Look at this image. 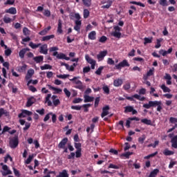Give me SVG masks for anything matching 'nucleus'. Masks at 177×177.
<instances>
[{"label":"nucleus","instance_id":"obj_5","mask_svg":"<svg viewBox=\"0 0 177 177\" xmlns=\"http://www.w3.org/2000/svg\"><path fill=\"white\" fill-rule=\"evenodd\" d=\"M70 19H73V17H75L76 20L75 21V24L76 26H80L82 24V22H81V21H80L81 19V15H80V13H74V12H71L70 14Z\"/></svg>","mask_w":177,"mask_h":177},{"label":"nucleus","instance_id":"obj_29","mask_svg":"<svg viewBox=\"0 0 177 177\" xmlns=\"http://www.w3.org/2000/svg\"><path fill=\"white\" fill-rule=\"evenodd\" d=\"M163 39L160 38L156 39V44L155 45L156 49H158L159 48H161V42H162Z\"/></svg>","mask_w":177,"mask_h":177},{"label":"nucleus","instance_id":"obj_23","mask_svg":"<svg viewBox=\"0 0 177 177\" xmlns=\"http://www.w3.org/2000/svg\"><path fill=\"white\" fill-rule=\"evenodd\" d=\"M47 86H48L49 89L55 91L54 93H60V92H62V88H57L56 87L52 86L50 84H48Z\"/></svg>","mask_w":177,"mask_h":177},{"label":"nucleus","instance_id":"obj_57","mask_svg":"<svg viewBox=\"0 0 177 177\" xmlns=\"http://www.w3.org/2000/svg\"><path fill=\"white\" fill-rule=\"evenodd\" d=\"M12 169L15 176L20 177V171L15 167H13Z\"/></svg>","mask_w":177,"mask_h":177},{"label":"nucleus","instance_id":"obj_4","mask_svg":"<svg viewBox=\"0 0 177 177\" xmlns=\"http://www.w3.org/2000/svg\"><path fill=\"white\" fill-rule=\"evenodd\" d=\"M10 149H16L19 146V136H15L10 140Z\"/></svg>","mask_w":177,"mask_h":177},{"label":"nucleus","instance_id":"obj_35","mask_svg":"<svg viewBox=\"0 0 177 177\" xmlns=\"http://www.w3.org/2000/svg\"><path fill=\"white\" fill-rule=\"evenodd\" d=\"M141 122H142V124H145V125H152L151 120H149L147 118L142 119Z\"/></svg>","mask_w":177,"mask_h":177},{"label":"nucleus","instance_id":"obj_22","mask_svg":"<svg viewBox=\"0 0 177 177\" xmlns=\"http://www.w3.org/2000/svg\"><path fill=\"white\" fill-rule=\"evenodd\" d=\"M68 173L67 172V170L64 169L62 171L59 172V175L56 176V177H68Z\"/></svg>","mask_w":177,"mask_h":177},{"label":"nucleus","instance_id":"obj_16","mask_svg":"<svg viewBox=\"0 0 177 177\" xmlns=\"http://www.w3.org/2000/svg\"><path fill=\"white\" fill-rule=\"evenodd\" d=\"M28 51H30V48H23L22 50H21L19 53V57L21 59H24V55H26V53Z\"/></svg>","mask_w":177,"mask_h":177},{"label":"nucleus","instance_id":"obj_45","mask_svg":"<svg viewBox=\"0 0 177 177\" xmlns=\"http://www.w3.org/2000/svg\"><path fill=\"white\" fill-rule=\"evenodd\" d=\"M159 5H160L161 6H168V2L167 1V0H160Z\"/></svg>","mask_w":177,"mask_h":177},{"label":"nucleus","instance_id":"obj_7","mask_svg":"<svg viewBox=\"0 0 177 177\" xmlns=\"http://www.w3.org/2000/svg\"><path fill=\"white\" fill-rule=\"evenodd\" d=\"M169 138L171 139V147L177 149V135L174 136V133L169 134Z\"/></svg>","mask_w":177,"mask_h":177},{"label":"nucleus","instance_id":"obj_63","mask_svg":"<svg viewBox=\"0 0 177 177\" xmlns=\"http://www.w3.org/2000/svg\"><path fill=\"white\" fill-rule=\"evenodd\" d=\"M53 105L57 107V106H59V104H60V100L57 99L53 101Z\"/></svg>","mask_w":177,"mask_h":177},{"label":"nucleus","instance_id":"obj_46","mask_svg":"<svg viewBox=\"0 0 177 177\" xmlns=\"http://www.w3.org/2000/svg\"><path fill=\"white\" fill-rule=\"evenodd\" d=\"M133 154V152L127 151L126 153H124L122 154V157H126L127 158H129V156H132Z\"/></svg>","mask_w":177,"mask_h":177},{"label":"nucleus","instance_id":"obj_25","mask_svg":"<svg viewBox=\"0 0 177 177\" xmlns=\"http://www.w3.org/2000/svg\"><path fill=\"white\" fill-rule=\"evenodd\" d=\"M158 172H160V170L158 169H155L152 171H151L148 177H156L158 174Z\"/></svg>","mask_w":177,"mask_h":177},{"label":"nucleus","instance_id":"obj_44","mask_svg":"<svg viewBox=\"0 0 177 177\" xmlns=\"http://www.w3.org/2000/svg\"><path fill=\"white\" fill-rule=\"evenodd\" d=\"M82 107H84V113H88L89 111V107H91V104H84L82 106Z\"/></svg>","mask_w":177,"mask_h":177},{"label":"nucleus","instance_id":"obj_24","mask_svg":"<svg viewBox=\"0 0 177 177\" xmlns=\"http://www.w3.org/2000/svg\"><path fill=\"white\" fill-rule=\"evenodd\" d=\"M2 115H5V117H8L9 115V112L5 110L3 108L0 109V118H2Z\"/></svg>","mask_w":177,"mask_h":177},{"label":"nucleus","instance_id":"obj_3","mask_svg":"<svg viewBox=\"0 0 177 177\" xmlns=\"http://www.w3.org/2000/svg\"><path fill=\"white\" fill-rule=\"evenodd\" d=\"M70 81L77 85L75 86L76 89H80V91H82V89H84V85L82 84V82H81V80H78V77H74L73 79H71Z\"/></svg>","mask_w":177,"mask_h":177},{"label":"nucleus","instance_id":"obj_41","mask_svg":"<svg viewBox=\"0 0 177 177\" xmlns=\"http://www.w3.org/2000/svg\"><path fill=\"white\" fill-rule=\"evenodd\" d=\"M41 70H51L52 66L49 64H44V66H40Z\"/></svg>","mask_w":177,"mask_h":177},{"label":"nucleus","instance_id":"obj_15","mask_svg":"<svg viewBox=\"0 0 177 177\" xmlns=\"http://www.w3.org/2000/svg\"><path fill=\"white\" fill-rule=\"evenodd\" d=\"M57 32L58 34H63V26H62V19L58 20V26H57Z\"/></svg>","mask_w":177,"mask_h":177},{"label":"nucleus","instance_id":"obj_58","mask_svg":"<svg viewBox=\"0 0 177 177\" xmlns=\"http://www.w3.org/2000/svg\"><path fill=\"white\" fill-rule=\"evenodd\" d=\"M91 71V67L90 66H85L83 68V73L84 74H86Z\"/></svg>","mask_w":177,"mask_h":177},{"label":"nucleus","instance_id":"obj_27","mask_svg":"<svg viewBox=\"0 0 177 177\" xmlns=\"http://www.w3.org/2000/svg\"><path fill=\"white\" fill-rule=\"evenodd\" d=\"M114 86H121L122 85V80L118 79L113 81Z\"/></svg>","mask_w":177,"mask_h":177},{"label":"nucleus","instance_id":"obj_54","mask_svg":"<svg viewBox=\"0 0 177 177\" xmlns=\"http://www.w3.org/2000/svg\"><path fill=\"white\" fill-rule=\"evenodd\" d=\"M50 115H52V112H50L46 115V116L44 118V122H46V121H48V120L50 118Z\"/></svg>","mask_w":177,"mask_h":177},{"label":"nucleus","instance_id":"obj_19","mask_svg":"<svg viewBox=\"0 0 177 177\" xmlns=\"http://www.w3.org/2000/svg\"><path fill=\"white\" fill-rule=\"evenodd\" d=\"M51 28H52V27L48 26L47 28H46L44 30H42L41 31H40L39 32V35H46L48 34V32H49V31H50Z\"/></svg>","mask_w":177,"mask_h":177},{"label":"nucleus","instance_id":"obj_48","mask_svg":"<svg viewBox=\"0 0 177 177\" xmlns=\"http://www.w3.org/2000/svg\"><path fill=\"white\" fill-rule=\"evenodd\" d=\"M70 75H57V78H60L62 80H66V78H68Z\"/></svg>","mask_w":177,"mask_h":177},{"label":"nucleus","instance_id":"obj_62","mask_svg":"<svg viewBox=\"0 0 177 177\" xmlns=\"http://www.w3.org/2000/svg\"><path fill=\"white\" fill-rule=\"evenodd\" d=\"M66 55V54L63 53H59L57 55V59H64V56Z\"/></svg>","mask_w":177,"mask_h":177},{"label":"nucleus","instance_id":"obj_53","mask_svg":"<svg viewBox=\"0 0 177 177\" xmlns=\"http://www.w3.org/2000/svg\"><path fill=\"white\" fill-rule=\"evenodd\" d=\"M104 93H106V95H109L110 93V88H109V86H104L102 88Z\"/></svg>","mask_w":177,"mask_h":177},{"label":"nucleus","instance_id":"obj_52","mask_svg":"<svg viewBox=\"0 0 177 177\" xmlns=\"http://www.w3.org/2000/svg\"><path fill=\"white\" fill-rule=\"evenodd\" d=\"M36 113H38L40 115H44L45 114V109L44 108L41 109H37Z\"/></svg>","mask_w":177,"mask_h":177},{"label":"nucleus","instance_id":"obj_64","mask_svg":"<svg viewBox=\"0 0 177 177\" xmlns=\"http://www.w3.org/2000/svg\"><path fill=\"white\" fill-rule=\"evenodd\" d=\"M81 102H82V99L81 98H75L73 100V103L74 104H76L77 103H81Z\"/></svg>","mask_w":177,"mask_h":177},{"label":"nucleus","instance_id":"obj_9","mask_svg":"<svg viewBox=\"0 0 177 177\" xmlns=\"http://www.w3.org/2000/svg\"><path fill=\"white\" fill-rule=\"evenodd\" d=\"M0 165H2V169L6 171H2L3 176H6V175H12V171L8 169V165L1 163Z\"/></svg>","mask_w":177,"mask_h":177},{"label":"nucleus","instance_id":"obj_13","mask_svg":"<svg viewBox=\"0 0 177 177\" xmlns=\"http://www.w3.org/2000/svg\"><path fill=\"white\" fill-rule=\"evenodd\" d=\"M107 55V51H101L97 55V59H98L99 62L103 60L104 57Z\"/></svg>","mask_w":177,"mask_h":177},{"label":"nucleus","instance_id":"obj_50","mask_svg":"<svg viewBox=\"0 0 177 177\" xmlns=\"http://www.w3.org/2000/svg\"><path fill=\"white\" fill-rule=\"evenodd\" d=\"M64 92L66 97H70V96H71V92H70V91H68V89H67L66 88H64Z\"/></svg>","mask_w":177,"mask_h":177},{"label":"nucleus","instance_id":"obj_8","mask_svg":"<svg viewBox=\"0 0 177 177\" xmlns=\"http://www.w3.org/2000/svg\"><path fill=\"white\" fill-rule=\"evenodd\" d=\"M27 115H32V112L30 111H27L26 109H23L21 113L18 115L19 118H26Z\"/></svg>","mask_w":177,"mask_h":177},{"label":"nucleus","instance_id":"obj_38","mask_svg":"<svg viewBox=\"0 0 177 177\" xmlns=\"http://www.w3.org/2000/svg\"><path fill=\"white\" fill-rule=\"evenodd\" d=\"M104 66H100L97 71L95 72V74L97 75H102V72L103 71Z\"/></svg>","mask_w":177,"mask_h":177},{"label":"nucleus","instance_id":"obj_20","mask_svg":"<svg viewBox=\"0 0 177 177\" xmlns=\"http://www.w3.org/2000/svg\"><path fill=\"white\" fill-rule=\"evenodd\" d=\"M88 39H91V41H95L96 39V31H91L88 35Z\"/></svg>","mask_w":177,"mask_h":177},{"label":"nucleus","instance_id":"obj_43","mask_svg":"<svg viewBox=\"0 0 177 177\" xmlns=\"http://www.w3.org/2000/svg\"><path fill=\"white\" fill-rule=\"evenodd\" d=\"M89 10L88 9H84L83 12L84 19H88V17H89Z\"/></svg>","mask_w":177,"mask_h":177},{"label":"nucleus","instance_id":"obj_18","mask_svg":"<svg viewBox=\"0 0 177 177\" xmlns=\"http://www.w3.org/2000/svg\"><path fill=\"white\" fill-rule=\"evenodd\" d=\"M6 13H10V15H16L17 10L15 7H11L9 9L6 10Z\"/></svg>","mask_w":177,"mask_h":177},{"label":"nucleus","instance_id":"obj_51","mask_svg":"<svg viewBox=\"0 0 177 177\" xmlns=\"http://www.w3.org/2000/svg\"><path fill=\"white\" fill-rule=\"evenodd\" d=\"M23 33L26 36L30 35V30H28V28L24 27L23 29Z\"/></svg>","mask_w":177,"mask_h":177},{"label":"nucleus","instance_id":"obj_36","mask_svg":"<svg viewBox=\"0 0 177 177\" xmlns=\"http://www.w3.org/2000/svg\"><path fill=\"white\" fill-rule=\"evenodd\" d=\"M160 88H161V89H162V91L165 93H167V92H168V93L171 92V89L167 87V86H165V84H162Z\"/></svg>","mask_w":177,"mask_h":177},{"label":"nucleus","instance_id":"obj_11","mask_svg":"<svg viewBox=\"0 0 177 177\" xmlns=\"http://www.w3.org/2000/svg\"><path fill=\"white\" fill-rule=\"evenodd\" d=\"M109 110H110V106L106 105L102 108V113L101 114L102 118H104L106 115H109Z\"/></svg>","mask_w":177,"mask_h":177},{"label":"nucleus","instance_id":"obj_33","mask_svg":"<svg viewBox=\"0 0 177 177\" xmlns=\"http://www.w3.org/2000/svg\"><path fill=\"white\" fill-rule=\"evenodd\" d=\"M29 46L32 48V49H37V48H39V46H41V44H35L34 42L30 41L29 43Z\"/></svg>","mask_w":177,"mask_h":177},{"label":"nucleus","instance_id":"obj_26","mask_svg":"<svg viewBox=\"0 0 177 177\" xmlns=\"http://www.w3.org/2000/svg\"><path fill=\"white\" fill-rule=\"evenodd\" d=\"M33 60L36 63H41V62H44V56L39 55V56L35 57H33Z\"/></svg>","mask_w":177,"mask_h":177},{"label":"nucleus","instance_id":"obj_59","mask_svg":"<svg viewBox=\"0 0 177 177\" xmlns=\"http://www.w3.org/2000/svg\"><path fill=\"white\" fill-rule=\"evenodd\" d=\"M106 41L107 37L106 36H102L99 39V42H102V44H104Z\"/></svg>","mask_w":177,"mask_h":177},{"label":"nucleus","instance_id":"obj_60","mask_svg":"<svg viewBox=\"0 0 177 177\" xmlns=\"http://www.w3.org/2000/svg\"><path fill=\"white\" fill-rule=\"evenodd\" d=\"M169 122L171 124H177V118H174V117H171L169 118Z\"/></svg>","mask_w":177,"mask_h":177},{"label":"nucleus","instance_id":"obj_28","mask_svg":"<svg viewBox=\"0 0 177 177\" xmlns=\"http://www.w3.org/2000/svg\"><path fill=\"white\" fill-rule=\"evenodd\" d=\"M83 2V5L86 6V8H90L92 5V0H82Z\"/></svg>","mask_w":177,"mask_h":177},{"label":"nucleus","instance_id":"obj_32","mask_svg":"<svg viewBox=\"0 0 177 177\" xmlns=\"http://www.w3.org/2000/svg\"><path fill=\"white\" fill-rule=\"evenodd\" d=\"M53 38H55V35H50L43 37L41 41H50V39H53Z\"/></svg>","mask_w":177,"mask_h":177},{"label":"nucleus","instance_id":"obj_12","mask_svg":"<svg viewBox=\"0 0 177 177\" xmlns=\"http://www.w3.org/2000/svg\"><path fill=\"white\" fill-rule=\"evenodd\" d=\"M35 102H37V100L35 99V97L32 96L28 98V101L26 102V106L31 107V106L33 105L34 103H35Z\"/></svg>","mask_w":177,"mask_h":177},{"label":"nucleus","instance_id":"obj_14","mask_svg":"<svg viewBox=\"0 0 177 177\" xmlns=\"http://www.w3.org/2000/svg\"><path fill=\"white\" fill-rule=\"evenodd\" d=\"M39 52L41 53H43V55H48V45L47 44H43L40 47V50Z\"/></svg>","mask_w":177,"mask_h":177},{"label":"nucleus","instance_id":"obj_47","mask_svg":"<svg viewBox=\"0 0 177 177\" xmlns=\"http://www.w3.org/2000/svg\"><path fill=\"white\" fill-rule=\"evenodd\" d=\"M100 102V97H97L95 99V103H94V107L96 109V107H97V106H99V103Z\"/></svg>","mask_w":177,"mask_h":177},{"label":"nucleus","instance_id":"obj_37","mask_svg":"<svg viewBox=\"0 0 177 177\" xmlns=\"http://www.w3.org/2000/svg\"><path fill=\"white\" fill-rule=\"evenodd\" d=\"M144 41V45H147V44H151V42H153V37H145Z\"/></svg>","mask_w":177,"mask_h":177},{"label":"nucleus","instance_id":"obj_30","mask_svg":"<svg viewBox=\"0 0 177 177\" xmlns=\"http://www.w3.org/2000/svg\"><path fill=\"white\" fill-rule=\"evenodd\" d=\"M164 156H174L175 154V152L172 151H169L168 149H165L163 151Z\"/></svg>","mask_w":177,"mask_h":177},{"label":"nucleus","instance_id":"obj_17","mask_svg":"<svg viewBox=\"0 0 177 177\" xmlns=\"http://www.w3.org/2000/svg\"><path fill=\"white\" fill-rule=\"evenodd\" d=\"M160 55H162L163 56H167V55H169V53H172V48H170L168 49V50H165L163 49H161L159 50Z\"/></svg>","mask_w":177,"mask_h":177},{"label":"nucleus","instance_id":"obj_49","mask_svg":"<svg viewBox=\"0 0 177 177\" xmlns=\"http://www.w3.org/2000/svg\"><path fill=\"white\" fill-rule=\"evenodd\" d=\"M112 35L115 38H121V32L115 31L112 33Z\"/></svg>","mask_w":177,"mask_h":177},{"label":"nucleus","instance_id":"obj_39","mask_svg":"<svg viewBox=\"0 0 177 177\" xmlns=\"http://www.w3.org/2000/svg\"><path fill=\"white\" fill-rule=\"evenodd\" d=\"M133 109V106H127L124 107V113H131Z\"/></svg>","mask_w":177,"mask_h":177},{"label":"nucleus","instance_id":"obj_6","mask_svg":"<svg viewBox=\"0 0 177 177\" xmlns=\"http://www.w3.org/2000/svg\"><path fill=\"white\" fill-rule=\"evenodd\" d=\"M129 62H128V60L124 59L122 62H120L118 64H116L115 66V68L116 70H121V68L124 67H129Z\"/></svg>","mask_w":177,"mask_h":177},{"label":"nucleus","instance_id":"obj_1","mask_svg":"<svg viewBox=\"0 0 177 177\" xmlns=\"http://www.w3.org/2000/svg\"><path fill=\"white\" fill-rule=\"evenodd\" d=\"M140 95H146V88H140L138 94H134L131 97L128 96V94H124L123 96L127 100H130V102H135V99L137 100H140V102H143L146 100V97H141Z\"/></svg>","mask_w":177,"mask_h":177},{"label":"nucleus","instance_id":"obj_56","mask_svg":"<svg viewBox=\"0 0 177 177\" xmlns=\"http://www.w3.org/2000/svg\"><path fill=\"white\" fill-rule=\"evenodd\" d=\"M3 21L6 23V24H8V23L12 22V19L8 17H3Z\"/></svg>","mask_w":177,"mask_h":177},{"label":"nucleus","instance_id":"obj_61","mask_svg":"<svg viewBox=\"0 0 177 177\" xmlns=\"http://www.w3.org/2000/svg\"><path fill=\"white\" fill-rule=\"evenodd\" d=\"M4 53L6 56H10V55H12V50H10V48H6Z\"/></svg>","mask_w":177,"mask_h":177},{"label":"nucleus","instance_id":"obj_31","mask_svg":"<svg viewBox=\"0 0 177 177\" xmlns=\"http://www.w3.org/2000/svg\"><path fill=\"white\" fill-rule=\"evenodd\" d=\"M95 97H91L89 95L84 96V103H88L89 102H93Z\"/></svg>","mask_w":177,"mask_h":177},{"label":"nucleus","instance_id":"obj_2","mask_svg":"<svg viewBox=\"0 0 177 177\" xmlns=\"http://www.w3.org/2000/svg\"><path fill=\"white\" fill-rule=\"evenodd\" d=\"M142 107L147 109L151 107H157V111L161 113V111L162 110V103L161 101H149L148 104H144Z\"/></svg>","mask_w":177,"mask_h":177},{"label":"nucleus","instance_id":"obj_42","mask_svg":"<svg viewBox=\"0 0 177 177\" xmlns=\"http://www.w3.org/2000/svg\"><path fill=\"white\" fill-rule=\"evenodd\" d=\"M74 146L76 150H82V144H81L80 142H75Z\"/></svg>","mask_w":177,"mask_h":177},{"label":"nucleus","instance_id":"obj_55","mask_svg":"<svg viewBox=\"0 0 177 177\" xmlns=\"http://www.w3.org/2000/svg\"><path fill=\"white\" fill-rule=\"evenodd\" d=\"M82 150H80V149L76 150V152H75L76 158H80V157H81V156H82Z\"/></svg>","mask_w":177,"mask_h":177},{"label":"nucleus","instance_id":"obj_34","mask_svg":"<svg viewBox=\"0 0 177 177\" xmlns=\"http://www.w3.org/2000/svg\"><path fill=\"white\" fill-rule=\"evenodd\" d=\"M34 158V154L29 155L28 158L25 160V164H31V161H32Z\"/></svg>","mask_w":177,"mask_h":177},{"label":"nucleus","instance_id":"obj_21","mask_svg":"<svg viewBox=\"0 0 177 177\" xmlns=\"http://www.w3.org/2000/svg\"><path fill=\"white\" fill-rule=\"evenodd\" d=\"M85 60L87 62V63H88V64H93V63H96V61L89 57V55L88 54L85 55Z\"/></svg>","mask_w":177,"mask_h":177},{"label":"nucleus","instance_id":"obj_10","mask_svg":"<svg viewBox=\"0 0 177 177\" xmlns=\"http://www.w3.org/2000/svg\"><path fill=\"white\" fill-rule=\"evenodd\" d=\"M67 142H68V138H64L61 142L58 144L59 149H64L66 147V145H67Z\"/></svg>","mask_w":177,"mask_h":177},{"label":"nucleus","instance_id":"obj_40","mask_svg":"<svg viewBox=\"0 0 177 177\" xmlns=\"http://www.w3.org/2000/svg\"><path fill=\"white\" fill-rule=\"evenodd\" d=\"M27 68V65L24 64L22 66L18 67V71L19 73H24Z\"/></svg>","mask_w":177,"mask_h":177}]
</instances>
